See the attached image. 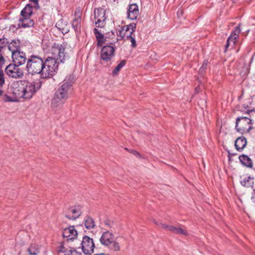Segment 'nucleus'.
Listing matches in <instances>:
<instances>
[{
    "mask_svg": "<svg viewBox=\"0 0 255 255\" xmlns=\"http://www.w3.org/2000/svg\"><path fill=\"white\" fill-rule=\"evenodd\" d=\"M65 47L63 45L54 43L51 48V57L44 59V65L42 72V79L51 78L56 73L58 65L63 63L69 56L65 52Z\"/></svg>",
    "mask_w": 255,
    "mask_h": 255,
    "instance_id": "1",
    "label": "nucleus"
},
{
    "mask_svg": "<svg viewBox=\"0 0 255 255\" xmlns=\"http://www.w3.org/2000/svg\"><path fill=\"white\" fill-rule=\"evenodd\" d=\"M8 93L19 99H30L36 92L35 85L33 83L27 84L25 80L14 81L8 89Z\"/></svg>",
    "mask_w": 255,
    "mask_h": 255,
    "instance_id": "2",
    "label": "nucleus"
},
{
    "mask_svg": "<svg viewBox=\"0 0 255 255\" xmlns=\"http://www.w3.org/2000/svg\"><path fill=\"white\" fill-rule=\"evenodd\" d=\"M73 80L71 78L65 79L62 84L56 90L51 101V107L56 110L58 108H61L65 101L68 98Z\"/></svg>",
    "mask_w": 255,
    "mask_h": 255,
    "instance_id": "3",
    "label": "nucleus"
},
{
    "mask_svg": "<svg viewBox=\"0 0 255 255\" xmlns=\"http://www.w3.org/2000/svg\"><path fill=\"white\" fill-rule=\"evenodd\" d=\"M44 59L40 56L32 55L27 58L26 70L28 74H40L41 78Z\"/></svg>",
    "mask_w": 255,
    "mask_h": 255,
    "instance_id": "4",
    "label": "nucleus"
},
{
    "mask_svg": "<svg viewBox=\"0 0 255 255\" xmlns=\"http://www.w3.org/2000/svg\"><path fill=\"white\" fill-rule=\"evenodd\" d=\"M100 241L103 245L108 247L110 250L113 251L118 252L120 250L119 244L115 241L114 235L109 231L103 233Z\"/></svg>",
    "mask_w": 255,
    "mask_h": 255,
    "instance_id": "5",
    "label": "nucleus"
},
{
    "mask_svg": "<svg viewBox=\"0 0 255 255\" xmlns=\"http://www.w3.org/2000/svg\"><path fill=\"white\" fill-rule=\"evenodd\" d=\"M252 120L246 117H239L236 119V129L242 134L249 133L253 128Z\"/></svg>",
    "mask_w": 255,
    "mask_h": 255,
    "instance_id": "6",
    "label": "nucleus"
},
{
    "mask_svg": "<svg viewBox=\"0 0 255 255\" xmlns=\"http://www.w3.org/2000/svg\"><path fill=\"white\" fill-rule=\"evenodd\" d=\"M135 28L136 24L131 23L128 25L123 26L121 30L117 31V34L119 32L120 35L122 36V34L124 32V35H123L122 37H126L127 40H130L132 47L135 48L136 47V41L135 38L132 36L135 31Z\"/></svg>",
    "mask_w": 255,
    "mask_h": 255,
    "instance_id": "7",
    "label": "nucleus"
},
{
    "mask_svg": "<svg viewBox=\"0 0 255 255\" xmlns=\"http://www.w3.org/2000/svg\"><path fill=\"white\" fill-rule=\"evenodd\" d=\"M19 65L10 64L5 69V72L9 77L14 79H21L24 75L23 70Z\"/></svg>",
    "mask_w": 255,
    "mask_h": 255,
    "instance_id": "8",
    "label": "nucleus"
},
{
    "mask_svg": "<svg viewBox=\"0 0 255 255\" xmlns=\"http://www.w3.org/2000/svg\"><path fill=\"white\" fill-rule=\"evenodd\" d=\"M81 249L85 255H91L94 252L95 245L93 240L87 236H85L81 243Z\"/></svg>",
    "mask_w": 255,
    "mask_h": 255,
    "instance_id": "9",
    "label": "nucleus"
},
{
    "mask_svg": "<svg viewBox=\"0 0 255 255\" xmlns=\"http://www.w3.org/2000/svg\"><path fill=\"white\" fill-rule=\"evenodd\" d=\"M154 223L158 227L164 229L165 231H169L176 234H180L185 236L188 235L187 232L180 227H176L171 225H168L160 221H154Z\"/></svg>",
    "mask_w": 255,
    "mask_h": 255,
    "instance_id": "10",
    "label": "nucleus"
},
{
    "mask_svg": "<svg viewBox=\"0 0 255 255\" xmlns=\"http://www.w3.org/2000/svg\"><path fill=\"white\" fill-rule=\"evenodd\" d=\"M106 10L102 8H96L94 10V17L97 19L95 24L98 27H103L106 24Z\"/></svg>",
    "mask_w": 255,
    "mask_h": 255,
    "instance_id": "11",
    "label": "nucleus"
},
{
    "mask_svg": "<svg viewBox=\"0 0 255 255\" xmlns=\"http://www.w3.org/2000/svg\"><path fill=\"white\" fill-rule=\"evenodd\" d=\"M115 48L111 45H107L102 47L101 51V58L105 61L111 60L114 55Z\"/></svg>",
    "mask_w": 255,
    "mask_h": 255,
    "instance_id": "12",
    "label": "nucleus"
},
{
    "mask_svg": "<svg viewBox=\"0 0 255 255\" xmlns=\"http://www.w3.org/2000/svg\"><path fill=\"white\" fill-rule=\"evenodd\" d=\"M82 213V207L80 206H75L69 209L68 213L65 215V217L70 220H75L78 218Z\"/></svg>",
    "mask_w": 255,
    "mask_h": 255,
    "instance_id": "13",
    "label": "nucleus"
},
{
    "mask_svg": "<svg viewBox=\"0 0 255 255\" xmlns=\"http://www.w3.org/2000/svg\"><path fill=\"white\" fill-rule=\"evenodd\" d=\"M11 56L13 64L19 66L24 64L27 61L25 54L21 51L13 52Z\"/></svg>",
    "mask_w": 255,
    "mask_h": 255,
    "instance_id": "14",
    "label": "nucleus"
},
{
    "mask_svg": "<svg viewBox=\"0 0 255 255\" xmlns=\"http://www.w3.org/2000/svg\"><path fill=\"white\" fill-rule=\"evenodd\" d=\"M78 233L74 226H70L65 228L62 232V236L64 238H66L67 241L73 240L77 236Z\"/></svg>",
    "mask_w": 255,
    "mask_h": 255,
    "instance_id": "15",
    "label": "nucleus"
},
{
    "mask_svg": "<svg viewBox=\"0 0 255 255\" xmlns=\"http://www.w3.org/2000/svg\"><path fill=\"white\" fill-rule=\"evenodd\" d=\"M138 14L139 11L137 5L135 3L130 4L128 13V17L132 20H134L137 18Z\"/></svg>",
    "mask_w": 255,
    "mask_h": 255,
    "instance_id": "16",
    "label": "nucleus"
},
{
    "mask_svg": "<svg viewBox=\"0 0 255 255\" xmlns=\"http://www.w3.org/2000/svg\"><path fill=\"white\" fill-rule=\"evenodd\" d=\"M8 41L7 39L3 37L0 38V69L1 68L3 64L5 62V59L3 57V49L6 47Z\"/></svg>",
    "mask_w": 255,
    "mask_h": 255,
    "instance_id": "17",
    "label": "nucleus"
},
{
    "mask_svg": "<svg viewBox=\"0 0 255 255\" xmlns=\"http://www.w3.org/2000/svg\"><path fill=\"white\" fill-rule=\"evenodd\" d=\"M33 20L28 17H21L19 19L18 26L20 27L26 28L33 26Z\"/></svg>",
    "mask_w": 255,
    "mask_h": 255,
    "instance_id": "18",
    "label": "nucleus"
},
{
    "mask_svg": "<svg viewBox=\"0 0 255 255\" xmlns=\"http://www.w3.org/2000/svg\"><path fill=\"white\" fill-rule=\"evenodd\" d=\"M247 141L244 136L238 137L235 141L236 149L239 151H242L246 146Z\"/></svg>",
    "mask_w": 255,
    "mask_h": 255,
    "instance_id": "19",
    "label": "nucleus"
},
{
    "mask_svg": "<svg viewBox=\"0 0 255 255\" xmlns=\"http://www.w3.org/2000/svg\"><path fill=\"white\" fill-rule=\"evenodd\" d=\"M102 224L107 229H110L111 232H115L118 229L117 224L114 221L109 219L103 220Z\"/></svg>",
    "mask_w": 255,
    "mask_h": 255,
    "instance_id": "20",
    "label": "nucleus"
},
{
    "mask_svg": "<svg viewBox=\"0 0 255 255\" xmlns=\"http://www.w3.org/2000/svg\"><path fill=\"white\" fill-rule=\"evenodd\" d=\"M20 42L18 40H13L8 45V49L12 52H19L20 51Z\"/></svg>",
    "mask_w": 255,
    "mask_h": 255,
    "instance_id": "21",
    "label": "nucleus"
},
{
    "mask_svg": "<svg viewBox=\"0 0 255 255\" xmlns=\"http://www.w3.org/2000/svg\"><path fill=\"white\" fill-rule=\"evenodd\" d=\"M33 6L30 4H27L22 9L20 12L21 17L30 18L33 13Z\"/></svg>",
    "mask_w": 255,
    "mask_h": 255,
    "instance_id": "22",
    "label": "nucleus"
},
{
    "mask_svg": "<svg viewBox=\"0 0 255 255\" xmlns=\"http://www.w3.org/2000/svg\"><path fill=\"white\" fill-rule=\"evenodd\" d=\"M240 162L242 164L249 168L253 167V162L252 159L247 155L242 154L239 157Z\"/></svg>",
    "mask_w": 255,
    "mask_h": 255,
    "instance_id": "23",
    "label": "nucleus"
},
{
    "mask_svg": "<svg viewBox=\"0 0 255 255\" xmlns=\"http://www.w3.org/2000/svg\"><path fill=\"white\" fill-rule=\"evenodd\" d=\"M94 32L97 39V46H102V45L106 41L104 35L100 33V31L96 28L94 29Z\"/></svg>",
    "mask_w": 255,
    "mask_h": 255,
    "instance_id": "24",
    "label": "nucleus"
},
{
    "mask_svg": "<svg viewBox=\"0 0 255 255\" xmlns=\"http://www.w3.org/2000/svg\"><path fill=\"white\" fill-rule=\"evenodd\" d=\"M84 225L87 229H93L95 227V221L91 217L87 216L84 220Z\"/></svg>",
    "mask_w": 255,
    "mask_h": 255,
    "instance_id": "25",
    "label": "nucleus"
},
{
    "mask_svg": "<svg viewBox=\"0 0 255 255\" xmlns=\"http://www.w3.org/2000/svg\"><path fill=\"white\" fill-rule=\"evenodd\" d=\"M27 251L30 255H37L39 253L38 246L34 244L31 245Z\"/></svg>",
    "mask_w": 255,
    "mask_h": 255,
    "instance_id": "26",
    "label": "nucleus"
},
{
    "mask_svg": "<svg viewBox=\"0 0 255 255\" xmlns=\"http://www.w3.org/2000/svg\"><path fill=\"white\" fill-rule=\"evenodd\" d=\"M126 63V61L125 60H122L113 71V75H117L119 73L120 70L125 65Z\"/></svg>",
    "mask_w": 255,
    "mask_h": 255,
    "instance_id": "27",
    "label": "nucleus"
},
{
    "mask_svg": "<svg viewBox=\"0 0 255 255\" xmlns=\"http://www.w3.org/2000/svg\"><path fill=\"white\" fill-rule=\"evenodd\" d=\"M64 249L63 246H61V250L64 252H65V255H82L81 253L77 252L76 249L74 248H70L68 251L62 250Z\"/></svg>",
    "mask_w": 255,
    "mask_h": 255,
    "instance_id": "28",
    "label": "nucleus"
},
{
    "mask_svg": "<svg viewBox=\"0 0 255 255\" xmlns=\"http://www.w3.org/2000/svg\"><path fill=\"white\" fill-rule=\"evenodd\" d=\"M72 25L75 30H78L81 27V17L75 18L72 21Z\"/></svg>",
    "mask_w": 255,
    "mask_h": 255,
    "instance_id": "29",
    "label": "nucleus"
},
{
    "mask_svg": "<svg viewBox=\"0 0 255 255\" xmlns=\"http://www.w3.org/2000/svg\"><path fill=\"white\" fill-rule=\"evenodd\" d=\"M238 38H236V37H233L231 35L228 37L227 43L225 45V51H226L229 46L232 44L233 45H235L236 43V40Z\"/></svg>",
    "mask_w": 255,
    "mask_h": 255,
    "instance_id": "30",
    "label": "nucleus"
},
{
    "mask_svg": "<svg viewBox=\"0 0 255 255\" xmlns=\"http://www.w3.org/2000/svg\"><path fill=\"white\" fill-rule=\"evenodd\" d=\"M251 177H248L247 178H245L244 180L241 181V184L244 187H252L254 184L253 182H251Z\"/></svg>",
    "mask_w": 255,
    "mask_h": 255,
    "instance_id": "31",
    "label": "nucleus"
},
{
    "mask_svg": "<svg viewBox=\"0 0 255 255\" xmlns=\"http://www.w3.org/2000/svg\"><path fill=\"white\" fill-rule=\"evenodd\" d=\"M2 100L4 102H17V99L12 95V96H9L7 94H5L2 97Z\"/></svg>",
    "mask_w": 255,
    "mask_h": 255,
    "instance_id": "32",
    "label": "nucleus"
},
{
    "mask_svg": "<svg viewBox=\"0 0 255 255\" xmlns=\"http://www.w3.org/2000/svg\"><path fill=\"white\" fill-rule=\"evenodd\" d=\"M208 65V61L207 60H205L203 62V64L201 68H200L199 70V74L201 75L204 74V72H205Z\"/></svg>",
    "mask_w": 255,
    "mask_h": 255,
    "instance_id": "33",
    "label": "nucleus"
},
{
    "mask_svg": "<svg viewBox=\"0 0 255 255\" xmlns=\"http://www.w3.org/2000/svg\"><path fill=\"white\" fill-rule=\"evenodd\" d=\"M240 25H239L236 27V29L232 32L230 35L238 38L239 37V34L240 33Z\"/></svg>",
    "mask_w": 255,
    "mask_h": 255,
    "instance_id": "34",
    "label": "nucleus"
},
{
    "mask_svg": "<svg viewBox=\"0 0 255 255\" xmlns=\"http://www.w3.org/2000/svg\"><path fill=\"white\" fill-rule=\"evenodd\" d=\"M5 83L4 74L2 70L0 71V87H2Z\"/></svg>",
    "mask_w": 255,
    "mask_h": 255,
    "instance_id": "35",
    "label": "nucleus"
},
{
    "mask_svg": "<svg viewBox=\"0 0 255 255\" xmlns=\"http://www.w3.org/2000/svg\"><path fill=\"white\" fill-rule=\"evenodd\" d=\"M125 149L127 151H128V152H129L131 153H132L133 154H134L136 156H138L139 157H140V154L137 151H136L135 150L130 149L127 147L125 148Z\"/></svg>",
    "mask_w": 255,
    "mask_h": 255,
    "instance_id": "36",
    "label": "nucleus"
},
{
    "mask_svg": "<svg viewBox=\"0 0 255 255\" xmlns=\"http://www.w3.org/2000/svg\"><path fill=\"white\" fill-rule=\"evenodd\" d=\"M30 2H33L35 4V8L37 9L40 8L39 5L38 4V0H29Z\"/></svg>",
    "mask_w": 255,
    "mask_h": 255,
    "instance_id": "37",
    "label": "nucleus"
},
{
    "mask_svg": "<svg viewBox=\"0 0 255 255\" xmlns=\"http://www.w3.org/2000/svg\"><path fill=\"white\" fill-rule=\"evenodd\" d=\"M251 200L252 202L255 204V190H254L253 193L251 197Z\"/></svg>",
    "mask_w": 255,
    "mask_h": 255,
    "instance_id": "38",
    "label": "nucleus"
},
{
    "mask_svg": "<svg viewBox=\"0 0 255 255\" xmlns=\"http://www.w3.org/2000/svg\"><path fill=\"white\" fill-rule=\"evenodd\" d=\"M108 34L109 35L110 38H111L113 39L114 38V36H115V33L113 31H111L110 32L108 33Z\"/></svg>",
    "mask_w": 255,
    "mask_h": 255,
    "instance_id": "39",
    "label": "nucleus"
},
{
    "mask_svg": "<svg viewBox=\"0 0 255 255\" xmlns=\"http://www.w3.org/2000/svg\"><path fill=\"white\" fill-rule=\"evenodd\" d=\"M199 90H200V88L199 86L197 87L196 88H195V93H198L199 92Z\"/></svg>",
    "mask_w": 255,
    "mask_h": 255,
    "instance_id": "40",
    "label": "nucleus"
},
{
    "mask_svg": "<svg viewBox=\"0 0 255 255\" xmlns=\"http://www.w3.org/2000/svg\"><path fill=\"white\" fill-rule=\"evenodd\" d=\"M94 255H110L108 254L100 253V254H95Z\"/></svg>",
    "mask_w": 255,
    "mask_h": 255,
    "instance_id": "41",
    "label": "nucleus"
},
{
    "mask_svg": "<svg viewBox=\"0 0 255 255\" xmlns=\"http://www.w3.org/2000/svg\"><path fill=\"white\" fill-rule=\"evenodd\" d=\"M254 112V110H248V111H247V113H248V114H250V113H252V112Z\"/></svg>",
    "mask_w": 255,
    "mask_h": 255,
    "instance_id": "42",
    "label": "nucleus"
},
{
    "mask_svg": "<svg viewBox=\"0 0 255 255\" xmlns=\"http://www.w3.org/2000/svg\"><path fill=\"white\" fill-rule=\"evenodd\" d=\"M3 94V91L0 89V96H2Z\"/></svg>",
    "mask_w": 255,
    "mask_h": 255,
    "instance_id": "43",
    "label": "nucleus"
},
{
    "mask_svg": "<svg viewBox=\"0 0 255 255\" xmlns=\"http://www.w3.org/2000/svg\"><path fill=\"white\" fill-rule=\"evenodd\" d=\"M253 60V57L252 58L250 63H251Z\"/></svg>",
    "mask_w": 255,
    "mask_h": 255,
    "instance_id": "44",
    "label": "nucleus"
},
{
    "mask_svg": "<svg viewBox=\"0 0 255 255\" xmlns=\"http://www.w3.org/2000/svg\"><path fill=\"white\" fill-rule=\"evenodd\" d=\"M233 1H234L235 0H232Z\"/></svg>",
    "mask_w": 255,
    "mask_h": 255,
    "instance_id": "45",
    "label": "nucleus"
}]
</instances>
